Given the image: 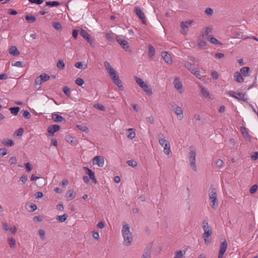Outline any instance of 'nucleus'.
I'll list each match as a JSON object with an SVG mask.
<instances>
[{
  "instance_id": "obj_37",
  "label": "nucleus",
  "mask_w": 258,
  "mask_h": 258,
  "mask_svg": "<svg viewBox=\"0 0 258 258\" xmlns=\"http://www.w3.org/2000/svg\"><path fill=\"white\" fill-rule=\"evenodd\" d=\"M184 256L182 250H179L175 251L174 257L173 258H183Z\"/></svg>"
},
{
  "instance_id": "obj_61",
  "label": "nucleus",
  "mask_w": 258,
  "mask_h": 258,
  "mask_svg": "<svg viewBox=\"0 0 258 258\" xmlns=\"http://www.w3.org/2000/svg\"><path fill=\"white\" fill-rule=\"evenodd\" d=\"M205 12L207 15L211 16L213 13V10L211 8H207Z\"/></svg>"
},
{
  "instance_id": "obj_64",
  "label": "nucleus",
  "mask_w": 258,
  "mask_h": 258,
  "mask_svg": "<svg viewBox=\"0 0 258 258\" xmlns=\"http://www.w3.org/2000/svg\"><path fill=\"white\" fill-rule=\"evenodd\" d=\"M9 163L11 164H16L17 163V159L15 157H12L9 160Z\"/></svg>"
},
{
  "instance_id": "obj_57",
  "label": "nucleus",
  "mask_w": 258,
  "mask_h": 258,
  "mask_svg": "<svg viewBox=\"0 0 258 258\" xmlns=\"http://www.w3.org/2000/svg\"><path fill=\"white\" fill-rule=\"evenodd\" d=\"M211 76L212 78L214 80H217L219 77L218 73L216 71H213L212 72Z\"/></svg>"
},
{
  "instance_id": "obj_47",
  "label": "nucleus",
  "mask_w": 258,
  "mask_h": 258,
  "mask_svg": "<svg viewBox=\"0 0 258 258\" xmlns=\"http://www.w3.org/2000/svg\"><path fill=\"white\" fill-rule=\"evenodd\" d=\"M25 19L27 21H30L31 23L34 22L36 20V18L33 16L27 15L25 17Z\"/></svg>"
},
{
  "instance_id": "obj_26",
  "label": "nucleus",
  "mask_w": 258,
  "mask_h": 258,
  "mask_svg": "<svg viewBox=\"0 0 258 258\" xmlns=\"http://www.w3.org/2000/svg\"><path fill=\"white\" fill-rule=\"evenodd\" d=\"M184 65V66L191 73L192 72L194 71L195 70V68L193 66V65L190 63V62L186 61H183L182 63Z\"/></svg>"
},
{
  "instance_id": "obj_49",
  "label": "nucleus",
  "mask_w": 258,
  "mask_h": 258,
  "mask_svg": "<svg viewBox=\"0 0 258 258\" xmlns=\"http://www.w3.org/2000/svg\"><path fill=\"white\" fill-rule=\"evenodd\" d=\"M75 83L78 86H81L84 84V81L82 78H78L76 79Z\"/></svg>"
},
{
  "instance_id": "obj_62",
  "label": "nucleus",
  "mask_w": 258,
  "mask_h": 258,
  "mask_svg": "<svg viewBox=\"0 0 258 258\" xmlns=\"http://www.w3.org/2000/svg\"><path fill=\"white\" fill-rule=\"evenodd\" d=\"M105 36H106V39L109 41L111 42L114 41V39H113V37L109 33H106Z\"/></svg>"
},
{
  "instance_id": "obj_23",
  "label": "nucleus",
  "mask_w": 258,
  "mask_h": 258,
  "mask_svg": "<svg viewBox=\"0 0 258 258\" xmlns=\"http://www.w3.org/2000/svg\"><path fill=\"white\" fill-rule=\"evenodd\" d=\"M141 88L148 95L150 96L153 94L151 88L146 83Z\"/></svg>"
},
{
  "instance_id": "obj_52",
  "label": "nucleus",
  "mask_w": 258,
  "mask_h": 258,
  "mask_svg": "<svg viewBox=\"0 0 258 258\" xmlns=\"http://www.w3.org/2000/svg\"><path fill=\"white\" fill-rule=\"evenodd\" d=\"M75 67L78 69H85L86 67L85 68H84L83 67V63L82 62H76L75 64ZM86 67H87V66L86 65Z\"/></svg>"
},
{
  "instance_id": "obj_38",
  "label": "nucleus",
  "mask_w": 258,
  "mask_h": 258,
  "mask_svg": "<svg viewBox=\"0 0 258 258\" xmlns=\"http://www.w3.org/2000/svg\"><path fill=\"white\" fill-rule=\"evenodd\" d=\"M135 79L136 83L140 86V87H142L146 83L141 78L137 77H135Z\"/></svg>"
},
{
  "instance_id": "obj_54",
  "label": "nucleus",
  "mask_w": 258,
  "mask_h": 258,
  "mask_svg": "<svg viewBox=\"0 0 258 258\" xmlns=\"http://www.w3.org/2000/svg\"><path fill=\"white\" fill-rule=\"evenodd\" d=\"M77 127L85 133L88 132V128L86 126L77 125Z\"/></svg>"
},
{
  "instance_id": "obj_4",
  "label": "nucleus",
  "mask_w": 258,
  "mask_h": 258,
  "mask_svg": "<svg viewBox=\"0 0 258 258\" xmlns=\"http://www.w3.org/2000/svg\"><path fill=\"white\" fill-rule=\"evenodd\" d=\"M164 137L162 133H160L157 135L159 140V143L162 146L164 147V152L166 155H169L171 152L170 144L167 140L162 137Z\"/></svg>"
},
{
  "instance_id": "obj_17",
  "label": "nucleus",
  "mask_w": 258,
  "mask_h": 258,
  "mask_svg": "<svg viewBox=\"0 0 258 258\" xmlns=\"http://www.w3.org/2000/svg\"><path fill=\"white\" fill-rule=\"evenodd\" d=\"M161 56L164 60L165 62L168 64H171L172 59L171 55L166 51H163L161 53Z\"/></svg>"
},
{
  "instance_id": "obj_21",
  "label": "nucleus",
  "mask_w": 258,
  "mask_h": 258,
  "mask_svg": "<svg viewBox=\"0 0 258 258\" xmlns=\"http://www.w3.org/2000/svg\"><path fill=\"white\" fill-rule=\"evenodd\" d=\"M174 112L177 115L179 119L183 118V111L181 107L179 106L176 107L174 109Z\"/></svg>"
},
{
  "instance_id": "obj_40",
  "label": "nucleus",
  "mask_w": 258,
  "mask_h": 258,
  "mask_svg": "<svg viewBox=\"0 0 258 258\" xmlns=\"http://www.w3.org/2000/svg\"><path fill=\"white\" fill-rule=\"evenodd\" d=\"M56 66L59 70H63L65 68V63L63 61L61 60H59L58 61Z\"/></svg>"
},
{
  "instance_id": "obj_33",
  "label": "nucleus",
  "mask_w": 258,
  "mask_h": 258,
  "mask_svg": "<svg viewBox=\"0 0 258 258\" xmlns=\"http://www.w3.org/2000/svg\"><path fill=\"white\" fill-rule=\"evenodd\" d=\"M104 66L105 68V69L108 71V73H109V72L113 71L114 69L110 66L109 62L107 61H105L104 62Z\"/></svg>"
},
{
  "instance_id": "obj_63",
  "label": "nucleus",
  "mask_w": 258,
  "mask_h": 258,
  "mask_svg": "<svg viewBox=\"0 0 258 258\" xmlns=\"http://www.w3.org/2000/svg\"><path fill=\"white\" fill-rule=\"evenodd\" d=\"M28 179L27 175L23 174L20 178V181L23 182V183H25Z\"/></svg>"
},
{
  "instance_id": "obj_3",
  "label": "nucleus",
  "mask_w": 258,
  "mask_h": 258,
  "mask_svg": "<svg viewBox=\"0 0 258 258\" xmlns=\"http://www.w3.org/2000/svg\"><path fill=\"white\" fill-rule=\"evenodd\" d=\"M209 200L211 207L213 209H216L218 207L217 190L215 188L211 187L209 190Z\"/></svg>"
},
{
  "instance_id": "obj_19",
  "label": "nucleus",
  "mask_w": 258,
  "mask_h": 258,
  "mask_svg": "<svg viewBox=\"0 0 258 258\" xmlns=\"http://www.w3.org/2000/svg\"><path fill=\"white\" fill-rule=\"evenodd\" d=\"M240 132L245 140H250L251 137L249 135L246 128L244 126H241L240 127Z\"/></svg>"
},
{
  "instance_id": "obj_31",
  "label": "nucleus",
  "mask_w": 258,
  "mask_h": 258,
  "mask_svg": "<svg viewBox=\"0 0 258 258\" xmlns=\"http://www.w3.org/2000/svg\"><path fill=\"white\" fill-rule=\"evenodd\" d=\"M66 197L69 200H71L75 198V194L72 190H69L66 194Z\"/></svg>"
},
{
  "instance_id": "obj_58",
  "label": "nucleus",
  "mask_w": 258,
  "mask_h": 258,
  "mask_svg": "<svg viewBox=\"0 0 258 258\" xmlns=\"http://www.w3.org/2000/svg\"><path fill=\"white\" fill-rule=\"evenodd\" d=\"M215 164L216 165V166L218 167H221L222 166H223V161L222 160H221V159H218L216 162H215Z\"/></svg>"
},
{
  "instance_id": "obj_60",
  "label": "nucleus",
  "mask_w": 258,
  "mask_h": 258,
  "mask_svg": "<svg viewBox=\"0 0 258 258\" xmlns=\"http://www.w3.org/2000/svg\"><path fill=\"white\" fill-rule=\"evenodd\" d=\"M206 45V42L205 41H201L198 42V46L200 48H204Z\"/></svg>"
},
{
  "instance_id": "obj_22",
  "label": "nucleus",
  "mask_w": 258,
  "mask_h": 258,
  "mask_svg": "<svg viewBox=\"0 0 258 258\" xmlns=\"http://www.w3.org/2000/svg\"><path fill=\"white\" fill-rule=\"evenodd\" d=\"M52 119L55 122H62L64 120V118L62 116L56 113H53L52 114Z\"/></svg>"
},
{
  "instance_id": "obj_45",
  "label": "nucleus",
  "mask_w": 258,
  "mask_h": 258,
  "mask_svg": "<svg viewBox=\"0 0 258 258\" xmlns=\"http://www.w3.org/2000/svg\"><path fill=\"white\" fill-rule=\"evenodd\" d=\"M38 233L40 237V238L42 240H44L45 239V231L43 229H40L38 230Z\"/></svg>"
},
{
  "instance_id": "obj_6",
  "label": "nucleus",
  "mask_w": 258,
  "mask_h": 258,
  "mask_svg": "<svg viewBox=\"0 0 258 258\" xmlns=\"http://www.w3.org/2000/svg\"><path fill=\"white\" fill-rule=\"evenodd\" d=\"M189 164L191 169L194 171H197V168L196 164V153L195 151H190L188 153Z\"/></svg>"
},
{
  "instance_id": "obj_10",
  "label": "nucleus",
  "mask_w": 258,
  "mask_h": 258,
  "mask_svg": "<svg viewBox=\"0 0 258 258\" xmlns=\"http://www.w3.org/2000/svg\"><path fill=\"white\" fill-rule=\"evenodd\" d=\"M80 35L90 44L91 46H94V42L93 39L90 37V34L85 30L82 29L80 32Z\"/></svg>"
},
{
  "instance_id": "obj_8",
  "label": "nucleus",
  "mask_w": 258,
  "mask_h": 258,
  "mask_svg": "<svg viewBox=\"0 0 258 258\" xmlns=\"http://www.w3.org/2000/svg\"><path fill=\"white\" fill-rule=\"evenodd\" d=\"M50 79V76L47 74H42L37 77L35 81L36 85H40L44 82L48 81Z\"/></svg>"
},
{
  "instance_id": "obj_46",
  "label": "nucleus",
  "mask_w": 258,
  "mask_h": 258,
  "mask_svg": "<svg viewBox=\"0 0 258 258\" xmlns=\"http://www.w3.org/2000/svg\"><path fill=\"white\" fill-rule=\"evenodd\" d=\"M191 74H194L197 78L199 79H201V72L199 70H196L195 69L193 72H192Z\"/></svg>"
},
{
  "instance_id": "obj_32",
  "label": "nucleus",
  "mask_w": 258,
  "mask_h": 258,
  "mask_svg": "<svg viewBox=\"0 0 258 258\" xmlns=\"http://www.w3.org/2000/svg\"><path fill=\"white\" fill-rule=\"evenodd\" d=\"M8 241L11 248H14L16 247V241L13 238L9 237L8 238Z\"/></svg>"
},
{
  "instance_id": "obj_7",
  "label": "nucleus",
  "mask_w": 258,
  "mask_h": 258,
  "mask_svg": "<svg viewBox=\"0 0 258 258\" xmlns=\"http://www.w3.org/2000/svg\"><path fill=\"white\" fill-rule=\"evenodd\" d=\"M228 94L240 101L246 102L247 100V97L244 93H235L234 91H230Z\"/></svg>"
},
{
  "instance_id": "obj_29",
  "label": "nucleus",
  "mask_w": 258,
  "mask_h": 258,
  "mask_svg": "<svg viewBox=\"0 0 258 258\" xmlns=\"http://www.w3.org/2000/svg\"><path fill=\"white\" fill-rule=\"evenodd\" d=\"M68 215L66 214H64L62 215L57 216L56 217V220L59 222H64L68 218Z\"/></svg>"
},
{
  "instance_id": "obj_43",
  "label": "nucleus",
  "mask_w": 258,
  "mask_h": 258,
  "mask_svg": "<svg viewBox=\"0 0 258 258\" xmlns=\"http://www.w3.org/2000/svg\"><path fill=\"white\" fill-rule=\"evenodd\" d=\"M128 132H130V133L128 134L127 137L128 138L131 139H133L135 137L136 134L135 132L133 131V129L130 128L128 129Z\"/></svg>"
},
{
  "instance_id": "obj_56",
  "label": "nucleus",
  "mask_w": 258,
  "mask_h": 258,
  "mask_svg": "<svg viewBox=\"0 0 258 258\" xmlns=\"http://www.w3.org/2000/svg\"><path fill=\"white\" fill-rule=\"evenodd\" d=\"M23 116L26 118L29 119L31 117V115L28 110L24 111Z\"/></svg>"
},
{
  "instance_id": "obj_25",
  "label": "nucleus",
  "mask_w": 258,
  "mask_h": 258,
  "mask_svg": "<svg viewBox=\"0 0 258 258\" xmlns=\"http://www.w3.org/2000/svg\"><path fill=\"white\" fill-rule=\"evenodd\" d=\"M9 53L13 56L19 54V51L15 46H12L9 49Z\"/></svg>"
},
{
  "instance_id": "obj_51",
  "label": "nucleus",
  "mask_w": 258,
  "mask_h": 258,
  "mask_svg": "<svg viewBox=\"0 0 258 258\" xmlns=\"http://www.w3.org/2000/svg\"><path fill=\"white\" fill-rule=\"evenodd\" d=\"M257 189V185L256 184L253 185L249 189V192L253 194L255 193Z\"/></svg>"
},
{
  "instance_id": "obj_39",
  "label": "nucleus",
  "mask_w": 258,
  "mask_h": 258,
  "mask_svg": "<svg viewBox=\"0 0 258 258\" xmlns=\"http://www.w3.org/2000/svg\"><path fill=\"white\" fill-rule=\"evenodd\" d=\"M10 110L12 114L16 115L18 113L20 110V108L19 107H13L10 108Z\"/></svg>"
},
{
  "instance_id": "obj_9",
  "label": "nucleus",
  "mask_w": 258,
  "mask_h": 258,
  "mask_svg": "<svg viewBox=\"0 0 258 258\" xmlns=\"http://www.w3.org/2000/svg\"><path fill=\"white\" fill-rule=\"evenodd\" d=\"M192 20H188L185 22H181L180 23V27H181V33L185 35L187 34L188 31V26L191 25L193 23Z\"/></svg>"
},
{
  "instance_id": "obj_24",
  "label": "nucleus",
  "mask_w": 258,
  "mask_h": 258,
  "mask_svg": "<svg viewBox=\"0 0 258 258\" xmlns=\"http://www.w3.org/2000/svg\"><path fill=\"white\" fill-rule=\"evenodd\" d=\"M227 248V241L225 240L224 241L221 243L220 245V249L219 252L222 253H224L226 251V250Z\"/></svg>"
},
{
  "instance_id": "obj_30",
  "label": "nucleus",
  "mask_w": 258,
  "mask_h": 258,
  "mask_svg": "<svg viewBox=\"0 0 258 258\" xmlns=\"http://www.w3.org/2000/svg\"><path fill=\"white\" fill-rule=\"evenodd\" d=\"M151 257L150 249L148 248L145 249L141 258H151Z\"/></svg>"
},
{
  "instance_id": "obj_12",
  "label": "nucleus",
  "mask_w": 258,
  "mask_h": 258,
  "mask_svg": "<svg viewBox=\"0 0 258 258\" xmlns=\"http://www.w3.org/2000/svg\"><path fill=\"white\" fill-rule=\"evenodd\" d=\"M116 40L125 51H131L130 46L126 40L120 38L117 35L116 36Z\"/></svg>"
},
{
  "instance_id": "obj_55",
  "label": "nucleus",
  "mask_w": 258,
  "mask_h": 258,
  "mask_svg": "<svg viewBox=\"0 0 258 258\" xmlns=\"http://www.w3.org/2000/svg\"><path fill=\"white\" fill-rule=\"evenodd\" d=\"M12 66L19 68H23L24 67L22 62L20 61L15 62L14 63H12Z\"/></svg>"
},
{
  "instance_id": "obj_20",
  "label": "nucleus",
  "mask_w": 258,
  "mask_h": 258,
  "mask_svg": "<svg viewBox=\"0 0 258 258\" xmlns=\"http://www.w3.org/2000/svg\"><path fill=\"white\" fill-rule=\"evenodd\" d=\"M234 80L238 83H242L244 82V78L242 77L241 74L239 72H236L234 73Z\"/></svg>"
},
{
  "instance_id": "obj_53",
  "label": "nucleus",
  "mask_w": 258,
  "mask_h": 258,
  "mask_svg": "<svg viewBox=\"0 0 258 258\" xmlns=\"http://www.w3.org/2000/svg\"><path fill=\"white\" fill-rule=\"evenodd\" d=\"M94 106L95 108H97L101 111H104L105 109L104 106L103 105L100 104H95V105H94Z\"/></svg>"
},
{
  "instance_id": "obj_14",
  "label": "nucleus",
  "mask_w": 258,
  "mask_h": 258,
  "mask_svg": "<svg viewBox=\"0 0 258 258\" xmlns=\"http://www.w3.org/2000/svg\"><path fill=\"white\" fill-rule=\"evenodd\" d=\"M93 164H97L99 167H102L104 164V158L101 156H95L93 159Z\"/></svg>"
},
{
  "instance_id": "obj_41",
  "label": "nucleus",
  "mask_w": 258,
  "mask_h": 258,
  "mask_svg": "<svg viewBox=\"0 0 258 258\" xmlns=\"http://www.w3.org/2000/svg\"><path fill=\"white\" fill-rule=\"evenodd\" d=\"M53 28H54L57 30H61L62 27L61 24L58 22H53L52 24Z\"/></svg>"
},
{
  "instance_id": "obj_28",
  "label": "nucleus",
  "mask_w": 258,
  "mask_h": 258,
  "mask_svg": "<svg viewBox=\"0 0 258 258\" xmlns=\"http://www.w3.org/2000/svg\"><path fill=\"white\" fill-rule=\"evenodd\" d=\"M208 39L209 41L212 44H221V42L217 39L216 38L214 37L212 35H209L208 37Z\"/></svg>"
},
{
  "instance_id": "obj_1",
  "label": "nucleus",
  "mask_w": 258,
  "mask_h": 258,
  "mask_svg": "<svg viewBox=\"0 0 258 258\" xmlns=\"http://www.w3.org/2000/svg\"><path fill=\"white\" fill-rule=\"evenodd\" d=\"M121 232L123 237V244L125 246H129L131 245L133 241L132 234L130 232L129 225L126 224L125 221L122 223V229Z\"/></svg>"
},
{
  "instance_id": "obj_18",
  "label": "nucleus",
  "mask_w": 258,
  "mask_h": 258,
  "mask_svg": "<svg viewBox=\"0 0 258 258\" xmlns=\"http://www.w3.org/2000/svg\"><path fill=\"white\" fill-rule=\"evenodd\" d=\"M65 140L67 142H68L73 146H75L77 144V141L76 139L74 138L71 136L67 135L65 137Z\"/></svg>"
},
{
  "instance_id": "obj_5",
  "label": "nucleus",
  "mask_w": 258,
  "mask_h": 258,
  "mask_svg": "<svg viewBox=\"0 0 258 258\" xmlns=\"http://www.w3.org/2000/svg\"><path fill=\"white\" fill-rule=\"evenodd\" d=\"M110 77L112 79L113 82L119 88H123V85L121 81L119 79V76L117 72L113 70V71L108 73Z\"/></svg>"
},
{
  "instance_id": "obj_2",
  "label": "nucleus",
  "mask_w": 258,
  "mask_h": 258,
  "mask_svg": "<svg viewBox=\"0 0 258 258\" xmlns=\"http://www.w3.org/2000/svg\"><path fill=\"white\" fill-rule=\"evenodd\" d=\"M202 226L204 231L203 234V237L205 242L206 244L210 243L211 241V236L212 234V228L209 226L208 221L206 220L203 221Z\"/></svg>"
},
{
  "instance_id": "obj_36",
  "label": "nucleus",
  "mask_w": 258,
  "mask_h": 258,
  "mask_svg": "<svg viewBox=\"0 0 258 258\" xmlns=\"http://www.w3.org/2000/svg\"><path fill=\"white\" fill-rule=\"evenodd\" d=\"M60 5L59 2L56 1H49L46 3V5L50 7H57Z\"/></svg>"
},
{
  "instance_id": "obj_35",
  "label": "nucleus",
  "mask_w": 258,
  "mask_h": 258,
  "mask_svg": "<svg viewBox=\"0 0 258 258\" xmlns=\"http://www.w3.org/2000/svg\"><path fill=\"white\" fill-rule=\"evenodd\" d=\"M249 68L247 67H243L240 69V73L243 76H248Z\"/></svg>"
},
{
  "instance_id": "obj_11",
  "label": "nucleus",
  "mask_w": 258,
  "mask_h": 258,
  "mask_svg": "<svg viewBox=\"0 0 258 258\" xmlns=\"http://www.w3.org/2000/svg\"><path fill=\"white\" fill-rule=\"evenodd\" d=\"M134 12L138 16V17L141 19L142 22L144 24L146 23V19L144 12L139 7H135L134 9Z\"/></svg>"
},
{
  "instance_id": "obj_59",
  "label": "nucleus",
  "mask_w": 258,
  "mask_h": 258,
  "mask_svg": "<svg viewBox=\"0 0 258 258\" xmlns=\"http://www.w3.org/2000/svg\"><path fill=\"white\" fill-rule=\"evenodd\" d=\"M24 129L22 127H20L16 131L15 134L17 135V136H21L22 135Z\"/></svg>"
},
{
  "instance_id": "obj_15",
  "label": "nucleus",
  "mask_w": 258,
  "mask_h": 258,
  "mask_svg": "<svg viewBox=\"0 0 258 258\" xmlns=\"http://www.w3.org/2000/svg\"><path fill=\"white\" fill-rule=\"evenodd\" d=\"M84 169L86 171V173L89 175V179H91L93 183L97 184L98 181L96 179L95 173L87 167H84Z\"/></svg>"
},
{
  "instance_id": "obj_48",
  "label": "nucleus",
  "mask_w": 258,
  "mask_h": 258,
  "mask_svg": "<svg viewBox=\"0 0 258 258\" xmlns=\"http://www.w3.org/2000/svg\"><path fill=\"white\" fill-rule=\"evenodd\" d=\"M127 163L130 166L135 167L137 166V162L134 160H130L127 161Z\"/></svg>"
},
{
  "instance_id": "obj_42",
  "label": "nucleus",
  "mask_w": 258,
  "mask_h": 258,
  "mask_svg": "<svg viewBox=\"0 0 258 258\" xmlns=\"http://www.w3.org/2000/svg\"><path fill=\"white\" fill-rule=\"evenodd\" d=\"M62 91L68 96H70L71 95V91L68 87L64 86L62 88Z\"/></svg>"
},
{
  "instance_id": "obj_27",
  "label": "nucleus",
  "mask_w": 258,
  "mask_h": 258,
  "mask_svg": "<svg viewBox=\"0 0 258 258\" xmlns=\"http://www.w3.org/2000/svg\"><path fill=\"white\" fill-rule=\"evenodd\" d=\"M2 143L7 147H12L14 145V141L11 139H5L3 140Z\"/></svg>"
},
{
  "instance_id": "obj_34",
  "label": "nucleus",
  "mask_w": 258,
  "mask_h": 258,
  "mask_svg": "<svg viewBox=\"0 0 258 258\" xmlns=\"http://www.w3.org/2000/svg\"><path fill=\"white\" fill-rule=\"evenodd\" d=\"M148 55L150 57H153L155 55V49L151 45L149 46Z\"/></svg>"
},
{
  "instance_id": "obj_50",
  "label": "nucleus",
  "mask_w": 258,
  "mask_h": 258,
  "mask_svg": "<svg viewBox=\"0 0 258 258\" xmlns=\"http://www.w3.org/2000/svg\"><path fill=\"white\" fill-rule=\"evenodd\" d=\"M17 227H14V228H9L8 229V232H7L8 234H9L10 233L15 234L17 232Z\"/></svg>"
},
{
  "instance_id": "obj_16",
  "label": "nucleus",
  "mask_w": 258,
  "mask_h": 258,
  "mask_svg": "<svg viewBox=\"0 0 258 258\" xmlns=\"http://www.w3.org/2000/svg\"><path fill=\"white\" fill-rule=\"evenodd\" d=\"M60 129V126L58 124H53L49 126L47 128V133L49 135H53L55 132Z\"/></svg>"
},
{
  "instance_id": "obj_44",
  "label": "nucleus",
  "mask_w": 258,
  "mask_h": 258,
  "mask_svg": "<svg viewBox=\"0 0 258 258\" xmlns=\"http://www.w3.org/2000/svg\"><path fill=\"white\" fill-rule=\"evenodd\" d=\"M201 93L204 97H208L209 96L210 94L207 89H205L203 87H201Z\"/></svg>"
},
{
  "instance_id": "obj_13",
  "label": "nucleus",
  "mask_w": 258,
  "mask_h": 258,
  "mask_svg": "<svg viewBox=\"0 0 258 258\" xmlns=\"http://www.w3.org/2000/svg\"><path fill=\"white\" fill-rule=\"evenodd\" d=\"M175 88L180 93H182L184 91L182 83L178 77H176L173 82Z\"/></svg>"
}]
</instances>
